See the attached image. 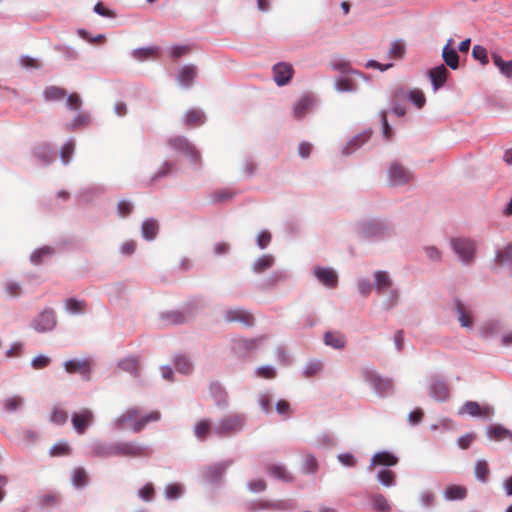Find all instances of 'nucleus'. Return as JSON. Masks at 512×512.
Listing matches in <instances>:
<instances>
[{"label":"nucleus","mask_w":512,"mask_h":512,"mask_svg":"<svg viewBox=\"0 0 512 512\" xmlns=\"http://www.w3.org/2000/svg\"><path fill=\"white\" fill-rule=\"evenodd\" d=\"M356 235L364 240L379 242L391 236L392 227L385 218H367L355 224Z\"/></svg>","instance_id":"obj_1"},{"label":"nucleus","mask_w":512,"mask_h":512,"mask_svg":"<svg viewBox=\"0 0 512 512\" xmlns=\"http://www.w3.org/2000/svg\"><path fill=\"white\" fill-rule=\"evenodd\" d=\"M161 415L158 411L150 412L146 415L140 416V410L138 408H129L118 417H116L111 423L112 431H121L127 427V423H130V428L133 432H140L148 423L156 422L160 419Z\"/></svg>","instance_id":"obj_2"},{"label":"nucleus","mask_w":512,"mask_h":512,"mask_svg":"<svg viewBox=\"0 0 512 512\" xmlns=\"http://www.w3.org/2000/svg\"><path fill=\"white\" fill-rule=\"evenodd\" d=\"M450 248L457 261L466 267L474 265L477 258L478 245L474 238L459 235L449 239Z\"/></svg>","instance_id":"obj_3"},{"label":"nucleus","mask_w":512,"mask_h":512,"mask_svg":"<svg viewBox=\"0 0 512 512\" xmlns=\"http://www.w3.org/2000/svg\"><path fill=\"white\" fill-rule=\"evenodd\" d=\"M247 426V415L243 412L228 413L215 422L214 436L229 438L240 434Z\"/></svg>","instance_id":"obj_4"},{"label":"nucleus","mask_w":512,"mask_h":512,"mask_svg":"<svg viewBox=\"0 0 512 512\" xmlns=\"http://www.w3.org/2000/svg\"><path fill=\"white\" fill-rule=\"evenodd\" d=\"M166 146L177 154L184 155L195 170L202 168V157L196 146L185 136H172L166 140Z\"/></svg>","instance_id":"obj_5"},{"label":"nucleus","mask_w":512,"mask_h":512,"mask_svg":"<svg viewBox=\"0 0 512 512\" xmlns=\"http://www.w3.org/2000/svg\"><path fill=\"white\" fill-rule=\"evenodd\" d=\"M360 372L363 380L371 387L378 397L385 398L392 393V380L390 378L382 377L372 366H362Z\"/></svg>","instance_id":"obj_6"},{"label":"nucleus","mask_w":512,"mask_h":512,"mask_svg":"<svg viewBox=\"0 0 512 512\" xmlns=\"http://www.w3.org/2000/svg\"><path fill=\"white\" fill-rule=\"evenodd\" d=\"M413 177V172L398 161L391 162L387 169V182L391 187L407 185Z\"/></svg>","instance_id":"obj_7"},{"label":"nucleus","mask_w":512,"mask_h":512,"mask_svg":"<svg viewBox=\"0 0 512 512\" xmlns=\"http://www.w3.org/2000/svg\"><path fill=\"white\" fill-rule=\"evenodd\" d=\"M57 318L52 308H45L30 322V327L37 333H47L55 329Z\"/></svg>","instance_id":"obj_8"},{"label":"nucleus","mask_w":512,"mask_h":512,"mask_svg":"<svg viewBox=\"0 0 512 512\" xmlns=\"http://www.w3.org/2000/svg\"><path fill=\"white\" fill-rule=\"evenodd\" d=\"M232 465V460H225L222 462L208 465L202 472L203 479L206 483L219 486L222 484L226 470Z\"/></svg>","instance_id":"obj_9"},{"label":"nucleus","mask_w":512,"mask_h":512,"mask_svg":"<svg viewBox=\"0 0 512 512\" xmlns=\"http://www.w3.org/2000/svg\"><path fill=\"white\" fill-rule=\"evenodd\" d=\"M116 450L120 457L142 458L150 454L149 446L136 441H118Z\"/></svg>","instance_id":"obj_10"},{"label":"nucleus","mask_w":512,"mask_h":512,"mask_svg":"<svg viewBox=\"0 0 512 512\" xmlns=\"http://www.w3.org/2000/svg\"><path fill=\"white\" fill-rule=\"evenodd\" d=\"M468 414L472 417H479L490 420L494 415L493 407L489 405L480 406L476 401H466L458 410V415Z\"/></svg>","instance_id":"obj_11"},{"label":"nucleus","mask_w":512,"mask_h":512,"mask_svg":"<svg viewBox=\"0 0 512 512\" xmlns=\"http://www.w3.org/2000/svg\"><path fill=\"white\" fill-rule=\"evenodd\" d=\"M428 392L431 398L438 402H445L450 398V390L446 381L438 376H431Z\"/></svg>","instance_id":"obj_12"},{"label":"nucleus","mask_w":512,"mask_h":512,"mask_svg":"<svg viewBox=\"0 0 512 512\" xmlns=\"http://www.w3.org/2000/svg\"><path fill=\"white\" fill-rule=\"evenodd\" d=\"M453 310L457 315V320L461 327L468 331L474 328V313L470 306L464 304L460 300L454 301Z\"/></svg>","instance_id":"obj_13"},{"label":"nucleus","mask_w":512,"mask_h":512,"mask_svg":"<svg viewBox=\"0 0 512 512\" xmlns=\"http://www.w3.org/2000/svg\"><path fill=\"white\" fill-rule=\"evenodd\" d=\"M504 321L498 317H490L484 320L479 328V336L484 339L497 337L504 328Z\"/></svg>","instance_id":"obj_14"},{"label":"nucleus","mask_w":512,"mask_h":512,"mask_svg":"<svg viewBox=\"0 0 512 512\" xmlns=\"http://www.w3.org/2000/svg\"><path fill=\"white\" fill-rule=\"evenodd\" d=\"M224 320L229 323L238 322L245 327H252L254 325L253 315L248 310L241 307L226 310Z\"/></svg>","instance_id":"obj_15"},{"label":"nucleus","mask_w":512,"mask_h":512,"mask_svg":"<svg viewBox=\"0 0 512 512\" xmlns=\"http://www.w3.org/2000/svg\"><path fill=\"white\" fill-rule=\"evenodd\" d=\"M373 286L379 296H384L388 290L395 287L390 274L384 270H377L373 273Z\"/></svg>","instance_id":"obj_16"},{"label":"nucleus","mask_w":512,"mask_h":512,"mask_svg":"<svg viewBox=\"0 0 512 512\" xmlns=\"http://www.w3.org/2000/svg\"><path fill=\"white\" fill-rule=\"evenodd\" d=\"M273 80L275 83L281 87L290 82L293 76V67L291 64L286 62H278L273 68Z\"/></svg>","instance_id":"obj_17"},{"label":"nucleus","mask_w":512,"mask_h":512,"mask_svg":"<svg viewBox=\"0 0 512 512\" xmlns=\"http://www.w3.org/2000/svg\"><path fill=\"white\" fill-rule=\"evenodd\" d=\"M276 258L273 254L266 253L258 256L250 266V270L254 275H262L274 267Z\"/></svg>","instance_id":"obj_18"},{"label":"nucleus","mask_w":512,"mask_h":512,"mask_svg":"<svg viewBox=\"0 0 512 512\" xmlns=\"http://www.w3.org/2000/svg\"><path fill=\"white\" fill-rule=\"evenodd\" d=\"M117 442L107 443L102 441H95L90 445V454L93 457L110 458L116 457Z\"/></svg>","instance_id":"obj_19"},{"label":"nucleus","mask_w":512,"mask_h":512,"mask_svg":"<svg viewBox=\"0 0 512 512\" xmlns=\"http://www.w3.org/2000/svg\"><path fill=\"white\" fill-rule=\"evenodd\" d=\"M71 421L77 433L83 434L87 427L93 423L94 413L90 409L85 408L78 413H74Z\"/></svg>","instance_id":"obj_20"},{"label":"nucleus","mask_w":512,"mask_h":512,"mask_svg":"<svg viewBox=\"0 0 512 512\" xmlns=\"http://www.w3.org/2000/svg\"><path fill=\"white\" fill-rule=\"evenodd\" d=\"M197 74H198V71H197L196 66H194L192 64L184 65L178 71V74L176 77L177 83L183 89H189L194 84Z\"/></svg>","instance_id":"obj_21"},{"label":"nucleus","mask_w":512,"mask_h":512,"mask_svg":"<svg viewBox=\"0 0 512 512\" xmlns=\"http://www.w3.org/2000/svg\"><path fill=\"white\" fill-rule=\"evenodd\" d=\"M106 192V188L100 184H93L82 188L78 194V200L82 204H89Z\"/></svg>","instance_id":"obj_22"},{"label":"nucleus","mask_w":512,"mask_h":512,"mask_svg":"<svg viewBox=\"0 0 512 512\" xmlns=\"http://www.w3.org/2000/svg\"><path fill=\"white\" fill-rule=\"evenodd\" d=\"M313 274L320 283L328 288H334L338 283V276L336 272L331 268L315 267Z\"/></svg>","instance_id":"obj_23"},{"label":"nucleus","mask_w":512,"mask_h":512,"mask_svg":"<svg viewBox=\"0 0 512 512\" xmlns=\"http://www.w3.org/2000/svg\"><path fill=\"white\" fill-rule=\"evenodd\" d=\"M258 339L237 338L233 339L231 349L238 357L246 356L250 351L256 349Z\"/></svg>","instance_id":"obj_24"},{"label":"nucleus","mask_w":512,"mask_h":512,"mask_svg":"<svg viewBox=\"0 0 512 512\" xmlns=\"http://www.w3.org/2000/svg\"><path fill=\"white\" fill-rule=\"evenodd\" d=\"M64 368L68 373H79L85 379H89L91 365L89 360L72 359L64 362Z\"/></svg>","instance_id":"obj_25"},{"label":"nucleus","mask_w":512,"mask_h":512,"mask_svg":"<svg viewBox=\"0 0 512 512\" xmlns=\"http://www.w3.org/2000/svg\"><path fill=\"white\" fill-rule=\"evenodd\" d=\"M323 342L326 346L335 350H343L347 345L346 336L337 330L326 331L323 335Z\"/></svg>","instance_id":"obj_26"},{"label":"nucleus","mask_w":512,"mask_h":512,"mask_svg":"<svg viewBox=\"0 0 512 512\" xmlns=\"http://www.w3.org/2000/svg\"><path fill=\"white\" fill-rule=\"evenodd\" d=\"M315 102V98L311 95L302 96L293 104V116L297 119H303L315 105Z\"/></svg>","instance_id":"obj_27"},{"label":"nucleus","mask_w":512,"mask_h":512,"mask_svg":"<svg viewBox=\"0 0 512 512\" xmlns=\"http://www.w3.org/2000/svg\"><path fill=\"white\" fill-rule=\"evenodd\" d=\"M449 75V71L445 67V65L440 64L432 69H430L428 76L430 78V81L432 83V87L434 91H437L447 81V77Z\"/></svg>","instance_id":"obj_28"},{"label":"nucleus","mask_w":512,"mask_h":512,"mask_svg":"<svg viewBox=\"0 0 512 512\" xmlns=\"http://www.w3.org/2000/svg\"><path fill=\"white\" fill-rule=\"evenodd\" d=\"M370 136H371L370 131H364V132H361V133L355 135L343 147L342 154L346 155V156L351 155L352 153L357 151L360 147H362L370 139Z\"/></svg>","instance_id":"obj_29"},{"label":"nucleus","mask_w":512,"mask_h":512,"mask_svg":"<svg viewBox=\"0 0 512 512\" xmlns=\"http://www.w3.org/2000/svg\"><path fill=\"white\" fill-rule=\"evenodd\" d=\"M453 39H448L446 45L442 49V58L445 64L452 70H456L459 67V55L455 48H453Z\"/></svg>","instance_id":"obj_30"},{"label":"nucleus","mask_w":512,"mask_h":512,"mask_svg":"<svg viewBox=\"0 0 512 512\" xmlns=\"http://www.w3.org/2000/svg\"><path fill=\"white\" fill-rule=\"evenodd\" d=\"M209 393L219 408H227L229 405L228 395L223 386L218 382H213L209 386Z\"/></svg>","instance_id":"obj_31"},{"label":"nucleus","mask_w":512,"mask_h":512,"mask_svg":"<svg viewBox=\"0 0 512 512\" xmlns=\"http://www.w3.org/2000/svg\"><path fill=\"white\" fill-rule=\"evenodd\" d=\"M215 422L210 419H202L194 425V435L200 440H206L209 436H214Z\"/></svg>","instance_id":"obj_32"},{"label":"nucleus","mask_w":512,"mask_h":512,"mask_svg":"<svg viewBox=\"0 0 512 512\" xmlns=\"http://www.w3.org/2000/svg\"><path fill=\"white\" fill-rule=\"evenodd\" d=\"M397 463L398 458L394 454L388 451H381L374 454L368 469L371 470L375 465L395 466Z\"/></svg>","instance_id":"obj_33"},{"label":"nucleus","mask_w":512,"mask_h":512,"mask_svg":"<svg viewBox=\"0 0 512 512\" xmlns=\"http://www.w3.org/2000/svg\"><path fill=\"white\" fill-rule=\"evenodd\" d=\"M177 171V164L175 161L165 160L161 163L158 169L151 176V182H156L162 178L174 175Z\"/></svg>","instance_id":"obj_34"},{"label":"nucleus","mask_w":512,"mask_h":512,"mask_svg":"<svg viewBox=\"0 0 512 512\" xmlns=\"http://www.w3.org/2000/svg\"><path fill=\"white\" fill-rule=\"evenodd\" d=\"M206 121V115L203 110L198 108L189 109L183 116V123L187 126H201Z\"/></svg>","instance_id":"obj_35"},{"label":"nucleus","mask_w":512,"mask_h":512,"mask_svg":"<svg viewBox=\"0 0 512 512\" xmlns=\"http://www.w3.org/2000/svg\"><path fill=\"white\" fill-rule=\"evenodd\" d=\"M118 367L124 372L131 374L135 378L140 376V361L136 356H129L121 359L118 362Z\"/></svg>","instance_id":"obj_36"},{"label":"nucleus","mask_w":512,"mask_h":512,"mask_svg":"<svg viewBox=\"0 0 512 512\" xmlns=\"http://www.w3.org/2000/svg\"><path fill=\"white\" fill-rule=\"evenodd\" d=\"M34 156L39 159L44 165L49 164L55 160L56 153L48 144H40L33 150Z\"/></svg>","instance_id":"obj_37"},{"label":"nucleus","mask_w":512,"mask_h":512,"mask_svg":"<svg viewBox=\"0 0 512 512\" xmlns=\"http://www.w3.org/2000/svg\"><path fill=\"white\" fill-rule=\"evenodd\" d=\"M486 435L491 440L500 441L504 438H509L512 441V431L499 424L488 426Z\"/></svg>","instance_id":"obj_38"},{"label":"nucleus","mask_w":512,"mask_h":512,"mask_svg":"<svg viewBox=\"0 0 512 512\" xmlns=\"http://www.w3.org/2000/svg\"><path fill=\"white\" fill-rule=\"evenodd\" d=\"M495 262L502 267L512 270V245L498 249L495 255Z\"/></svg>","instance_id":"obj_39"},{"label":"nucleus","mask_w":512,"mask_h":512,"mask_svg":"<svg viewBox=\"0 0 512 512\" xmlns=\"http://www.w3.org/2000/svg\"><path fill=\"white\" fill-rule=\"evenodd\" d=\"M491 59L493 64L498 68L499 72L505 78L512 80V60L505 61L497 53H493Z\"/></svg>","instance_id":"obj_40"},{"label":"nucleus","mask_w":512,"mask_h":512,"mask_svg":"<svg viewBox=\"0 0 512 512\" xmlns=\"http://www.w3.org/2000/svg\"><path fill=\"white\" fill-rule=\"evenodd\" d=\"M158 223L154 219H146L141 225V235L147 241H152L158 233Z\"/></svg>","instance_id":"obj_41"},{"label":"nucleus","mask_w":512,"mask_h":512,"mask_svg":"<svg viewBox=\"0 0 512 512\" xmlns=\"http://www.w3.org/2000/svg\"><path fill=\"white\" fill-rule=\"evenodd\" d=\"M174 366L179 373L184 375H188L193 371V363L186 355H176L174 357Z\"/></svg>","instance_id":"obj_42"},{"label":"nucleus","mask_w":512,"mask_h":512,"mask_svg":"<svg viewBox=\"0 0 512 512\" xmlns=\"http://www.w3.org/2000/svg\"><path fill=\"white\" fill-rule=\"evenodd\" d=\"M89 479L84 468H74L71 475V483L77 489L84 488L88 485Z\"/></svg>","instance_id":"obj_43"},{"label":"nucleus","mask_w":512,"mask_h":512,"mask_svg":"<svg viewBox=\"0 0 512 512\" xmlns=\"http://www.w3.org/2000/svg\"><path fill=\"white\" fill-rule=\"evenodd\" d=\"M400 289L397 287L391 288V290H388V292L385 294V299L382 302V306L384 310H391L395 308L400 300Z\"/></svg>","instance_id":"obj_44"},{"label":"nucleus","mask_w":512,"mask_h":512,"mask_svg":"<svg viewBox=\"0 0 512 512\" xmlns=\"http://www.w3.org/2000/svg\"><path fill=\"white\" fill-rule=\"evenodd\" d=\"M268 472L271 476L283 482H291L293 480L291 473L281 464L271 465Z\"/></svg>","instance_id":"obj_45"},{"label":"nucleus","mask_w":512,"mask_h":512,"mask_svg":"<svg viewBox=\"0 0 512 512\" xmlns=\"http://www.w3.org/2000/svg\"><path fill=\"white\" fill-rule=\"evenodd\" d=\"M467 490L463 486L450 485L444 491V498L448 501L462 500L466 497Z\"/></svg>","instance_id":"obj_46"},{"label":"nucleus","mask_w":512,"mask_h":512,"mask_svg":"<svg viewBox=\"0 0 512 512\" xmlns=\"http://www.w3.org/2000/svg\"><path fill=\"white\" fill-rule=\"evenodd\" d=\"M66 96V91L58 86H48L43 91L45 101H60Z\"/></svg>","instance_id":"obj_47"},{"label":"nucleus","mask_w":512,"mask_h":512,"mask_svg":"<svg viewBox=\"0 0 512 512\" xmlns=\"http://www.w3.org/2000/svg\"><path fill=\"white\" fill-rule=\"evenodd\" d=\"M261 508L263 509H274L281 511H289L296 508V504L293 500H277L271 502H265Z\"/></svg>","instance_id":"obj_48"},{"label":"nucleus","mask_w":512,"mask_h":512,"mask_svg":"<svg viewBox=\"0 0 512 512\" xmlns=\"http://www.w3.org/2000/svg\"><path fill=\"white\" fill-rule=\"evenodd\" d=\"M323 369V363L319 359L309 360L303 367V376L305 378H311L320 373Z\"/></svg>","instance_id":"obj_49"},{"label":"nucleus","mask_w":512,"mask_h":512,"mask_svg":"<svg viewBox=\"0 0 512 512\" xmlns=\"http://www.w3.org/2000/svg\"><path fill=\"white\" fill-rule=\"evenodd\" d=\"M474 474L476 479L481 483H486L489 475V467L488 463L484 459H479L476 461L474 466Z\"/></svg>","instance_id":"obj_50"},{"label":"nucleus","mask_w":512,"mask_h":512,"mask_svg":"<svg viewBox=\"0 0 512 512\" xmlns=\"http://www.w3.org/2000/svg\"><path fill=\"white\" fill-rule=\"evenodd\" d=\"M75 150V139L69 138L60 150V159L64 165L70 163Z\"/></svg>","instance_id":"obj_51"},{"label":"nucleus","mask_w":512,"mask_h":512,"mask_svg":"<svg viewBox=\"0 0 512 512\" xmlns=\"http://www.w3.org/2000/svg\"><path fill=\"white\" fill-rule=\"evenodd\" d=\"M86 303L82 300L69 298L65 301V310L72 315L82 314L85 311Z\"/></svg>","instance_id":"obj_52"},{"label":"nucleus","mask_w":512,"mask_h":512,"mask_svg":"<svg viewBox=\"0 0 512 512\" xmlns=\"http://www.w3.org/2000/svg\"><path fill=\"white\" fill-rule=\"evenodd\" d=\"M373 509L379 512H389L390 511V505L382 494L379 493H373L369 496Z\"/></svg>","instance_id":"obj_53"},{"label":"nucleus","mask_w":512,"mask_h":512,"mask_svg":"<svg viewBox=\"0 0 512 512\" xmlns=\"http://www.w3.org/2000/svg\"><path fill=\"white\" fill-rule=\"evenodd\" d=\"M331 68L346 75H352L353 73H356V70L351 67L349 61L344 58H334L331 61Z\"/></svg>","instance_id":"obj_54"},{"label":"nucleus","mask_w":512,"mask_h":512,"mask_svg":"<svg viewBox=\"0 0 512 512\" xmlns=\"http://www.w3.org/2000/svg\"><path fill=\"white\" fill-rule=\"evenodd\" d=\"M405 54V45L402 40H395L391 43L388 50V57L390 59H402Z\"/></svg>","instance_id":"obj_55"},{"label":"nucleus","mask_w":512,"mask_h":512,"mask_svg":"<svg viewBox=\"0 0 512 512\" xmlns=\"http://www.w3.org/2000/svg\"><path fill=\"white\" fill-rule=\"evenodd\" d=\"M290 277L288 271L286 269H276L274 270L266 280L267 286H274L279 282H284L288 280Z\"/></svg>","instance_id":"obj_56"},{"label":"nucleus","mask_w":512,"mask_h":512,"mask_svg":"<svg viewBox=\"0 0 512 512\" xmlns=\"http://www.w3.org/2000/svg\"><path fill=\"white\" fill-rule=\"evenodd\" d=\"M334 88L339 93L357 91L355 84L350 79L344 77L335 80Z\"/></svg>","instance_id":"obj_57"},{"label":"nucleus","mask_w":512,"mask_h":512,"mask_svg":"<svg viewBox=\"0 0 512 512\" xmlns=\"http://www.w3.org/2000/svg\"><path fill=\"white\" fill-rule=\"evenodd\" d=\"M4 408L7 412H16L24 405V398L21 396H12L4 399Z\"/></svg>","instance_id":"obj_58"},{"label":"nucleus","mask_w":512,"mask_h":512,"mask_svg":"<svg viewBox=\"0 0 512 512\" xmlns=\"http://www.w3.org/2000/svg\"><path fill=\"white\" fill-rule=\"evenodd\" d=\"M53 253V249L48 247V246H44L42 248H39L37 250H35L31 256H30V261L32 264L34 265H38L40 263H42V261L51 256Z\"/></svg>","instance_id":"obj_59"},{"label":"nucleus","mask_w":512,"mask_h":512,"mask_svg":"<svg viewBox=\"0 0 512 512\" xmlns=\"http://www.w3.org/2000/svg\"><path fill=\"white\" fill-rule=\"evenodd\" d=\"M271 399L272 393L268 390L260 392L257 396L258 404L262 411L266 414H269L272 411Z\"/></svg>","instance_id":"obj_60"},{"label":"nucleus","mask_w":512,"mask_h":512,"mask_svg":"<svg viewBox=\"0 0 512 512\" xmlns=\"http://www.w3.org/2000/svg\"><path fill=\"white\" fill-rule=\"evenodd\" d=\"M408 100L413 103L418 109H421L425 103L426 98L424 93L418 89H412L407 94Z\"/></svg>","instance_id":"obj_61"},{"label":"nucleus","mask_w":512,"mask_h":512,"mask_svg":"<svg viewBox=\"0 0 512 512\" xmlns=\"http://www.w3.org/2000/svg\"><path fill=\"white\" fill-rule=\"evenodd\" d=\"M377 480L385 487H392L395 485L394 473L386 469H381L377 473Z\"/></svg>","instance_id":"obj_62"},{"label":"nucleus","mask_w":512,"mask_h":512,"mask_svg":"<svg viewBox=\"0 0 512 512\" xmlns=\"http://www.w3.org/2000/svg\"><path fill=\"white\" fill-rule=\"evenodd\" d=\"M90 123V116L87 113H81L74 117V119L67 125V130L77 129L86 126Z\"/></svg>","instance_id":"obj_63"},{"label":"nucleus","mask_w":512,"mask_h":512,"mask_svg":"<svg viewBox=\"0 0 512 512\" xmlns=\"http://www.w3.org/2000/svg\"><path fill=\"white\" fill-rule=\"evenodd\" d=\"M5 292L13 298H17L22 294V287L19 282L8 280L4 284Z\"/></svg>","instance_id":"obj_64"}]
</instances>
